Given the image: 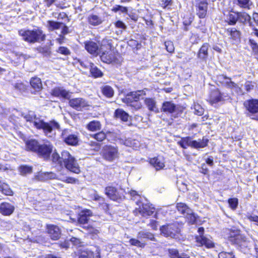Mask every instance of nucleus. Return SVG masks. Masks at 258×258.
I'll use <instances>...</instances> for the list:
<instances>
[{"instance_id":"obj_37","label":"nucleus","mask_w":258,"mask_h":258,"mask_svg":"<svg viewBox=\"0 0 258 258\" xmlns=\"http://www.w3.org/2000/svg\"><path fill=\"white\" fill-rule=\"evenodd\" d=\"M167 251L170 258H190L188 254L184 252L179 255L178 250L175 248H168Z\"/></svg>"},{"instance_id":"obj_51","label":"nucleus","mask_w":258,"mask_h":258,"mask_svg":"<svg viewBox=\"0 0 258 258\" xmlns=\"http://www.w3.org/2000/svg\"><path fill=\"white\" fill-rule=\"evenodd\" d=\"M124 144L128 147H131L133 149H137L140 146V143L138 141L135 139H132L131 138L126 139L124 141Z\"/></svg>"},{"instance_id":"obj_40","label":"nucleus","mask_w":258,"mask_h":258,"mask_svg":"<svg viewBox=\"0 0 258 258\" xmlns=\"http://www.w3.org/2000/svg\"><path fill=\"white\" fill-rule=\"evenodd\" d=\"M27 122H32L37 121L36 120L38 119L37 115L34 111L28 110L26 113H22L21 115Z\"/></svg>"},{"instance_id":"obj_53","label":"nucleus","mask_w":258,"mask_h":258,"mask_svg":"<svg viewBox=\"0 0 258 258\" xmlns=\"http://www.w3.org/2000/svg\"><path fill=\"white\" fill-rule=\"evenodd\" d=\"M82 228L86 230L89 234L92 235H97L99 231V230L96 229L95 227H93L91 225H88L87 226H82Z\"/></svg>"},{"instance_id":"obj_55","label":"nucleus","mask_w":258,"mask_h":258,"mask_svg":"<svg viewBox=\"0 0 258 258\" xmlns=\"http://www.w3.org/2000/svg\"><path fill=\"white\" fill-rule=\"evenodd\" d=\"M238 6L241 8L249 10L251 6L250 0H237Z\"/></svg>"},{"instance_id":"obj_48","label":"nucleus","mask_w":258,"mask_h":258,"mask_svg":"<svg viewBox=\"0 0 258 258\" xmlns=\"http://www.w3.org/2000/svg\"><path fill=\"white\" fill-rule=\"evenodd\" d=\"M176 208L178 212L185 215L190 210L189 208L184 203H177L176 205Z\"/></svg>"},{"instance_id":"obj_29","label":"nucleus","mask_w":258,"mask_h":258,"mask_svg":"<svg viewBox=\"0 0 258 258\" xmlns=\"http://www.w3.org/2000/svg\"><path fill=\"white\" fill-rule=\"evenodd\" d=\"M25 150L33 153H36L40 144L39 141L34 139L25 140Z\"/></svg>"},{"instance_id":"obj_8","label":"nucleus","mask_w":258,"mask_h":258,"mask_svg":"<svg viewBox=\"0 0 258 258\" xmlns=\"http://www.w3.org/2000/svg\"><path fill=\"white\" fill-rule=\"evenodd\" d=\"M34 126L37 130H42L45 135L51 133L53 130H60V125L54 120L45 122L43 119H38V121L34 122Z\"/></svg>"},{"instance_id":"obj_22","label":"nucleus","mask_w":258,"mask_h":258,"mask_svg":"<svg viewBox=\"0 0 258 258\" xmlns=\"http://www.w3.org/2000/svg\"><path fill=\"white\" fill-rule=\"evenodd\" d=\"M84 43L85 48L89 53L95 56L100 54L101 50L100 45L98 43L91 40H87L85 41Z\"/></svg>"},{"instance_id":"obj_15","label":"nucleus","mask_w":258,"mask_h":258,"mask_svg":"<svg viewBox=\"0 0 258 258\" xmlns=\"http://www.w3.org/2000/svg\"><path fill=\"white\" fill-rule=\"evenodd\" d=\"M52 150L53 146L50 144H40L36 154L44 160L47 161L50 157Z\"/></svg>"},{"instance_id":"obj_52","label":"nucleus","mask_w":258,"mask_h":258,"mask_svg":"<svg viewBox=\"0 0 258 258\" xmlns=\"http://www.w3.org/2000/svg\"><path fill=\"white\" fill-rule=\"evenodd\" d=\"M129 242L131 245L135 246L140 248H144L146 245V243L144 242H142L138 239L132 238L130 239Z\"/></svg>"},{"instance_id":"obj_12","label":"nucleus","mask_w":258,"mask_h":258,"mask_svg":"<svg viewBox=\"0 0 258 258\" xmlns=\"http://www.w3.org/2000/svg\"><path fill=\"white\" fill-rule=\"evenodd\" d=\"M217 81L220 84L230 89H234L236 91H240L241 88L238 84L232 81L230 77H227L225 74H220L217 77Z\"/></svg>"},{"instance_id":"obj_17","label":"nucleus","mask_w":258,"mask_h":258,"mask_svg":"<svg viewBox=\"0 0 258 258\" xmlns=\"http://www.w3.org/2000/svg\"><path fill=\"white\" fill-rule=\"evenodd\" d=\"M45 233L52 240H58L61 237V229L56 225L47 224L45 225Z\"/></svg>"},{"instance_id":"obj_39","label":"nucleus","mask_w":258,"mask_h":258,"mask_svg":"<svg viewBox=\"0 0 258 258\" xmlns=\"http://www.w3.org/2000/svg\"><path fill=\"white\" fill-rule=\"evenodd\" d=\"M89 71L91 76L94 78H101L103 76L101 70L92 62L90 63Z\"/></svg>"},{"instance_id":"obj_20","label":"nucleus","mask_w":258,"mask_h":258,"mask_svg":"<svg viewBox=\"0 0 258 258\" xmlns=\"http://www.w3.org/2000/svg\"><path fill=\"white\" fill-rule=\"evenodd\" d=\"M178 227L173 223H169L161 226L160 231L161 234L165 237H174L178 233Z\"/></svg>"},{"instance_id":"obj_50","label":"nucleus","mask_w":258,"mask_h":258,"mask_svg":"<svg viewBox=\"0 0 258 258\" xmlns=\"http://www.w3.org/2000/svg\"><path fill=\"white\" fill-rule=\"evenodd\" d=\"M90 137L98 142H101L106 138L107 135L104 132L102 131L96 134L90 135Z\"/></svg>"},{"instance_id":"obj_46","label":"nucleus","mask_w":258,"mask_h":258,"mask_svg":"<svg viewBox=\"0 0 258 258\" xmlns=\"http://www.w3.org/2000/svg\"><path fill=\"white\" fill-rule=\"evenodd\" d=\"M248 43L251 49V54L258 59V43L252 38L248 39Z\"/></svg>"},{"instance_id":"obj_54","label":"nucleus","mask_w":258,"mask_h":258,"mask_svg":"<svg viewBox=\"0 0 258 258\" xmlns=\"http://www.w3.org/2000/svg\"><path fill=\"white\" fill-rule=\"evenodd\" d=\"M186 218L188 221V223L190 225L195 224L197 221L198 216H197L194 213H187Z\"/></svg>"},{"instance_id":"obj_6","label":"nucleus","mask_w":258,"mask_h":258,"mask_svg":"<svg viewBox=\"0 0 258 258\" xmlns=\"http://www.w3.org/2000/svg\"><path fill=\"white\" fill-rule=\"evenodd\" d=\"M186 109V107L180 104H176L172 101H164L161 105V110L171 116V119L181 117Z\"/></svg>"},{"instance_id":"obj_60","label":"nucleus","mask_w":258,"mask_h":258,"mask_svg":"<svg viewBox=\"0 0 258 258\" xmlns=\"http://www.w3.org/2000/svg\"><path fill=\"white\" fill-rule=\"evenodd\" d=\"M56 52L65 56L70 55L71 53L70 49L66 46H59L56 50Z\"/></svg>"},{"instance_id":"obj_5","label":"nucleus","mask_w":258,"mask_h":258,"mask_svg":"<svg viewBox=\"0 0 258 258\" xmlns=\"http://www.w3.org/2000/svg\"><path fill=\"white\" fill-rule=\"evenodd\" d=\"M146 94L144 90L130 92L122 99V101L136 110H140L143 107L142 103L140 102L141 98Z\"/></svg>"},{"instance_id":"obj_64","label":"nucleus","mask_w":258,"mask_h":258,"mask_svg":"<svg viewBox=\"0 0 258 258\" xmlns=\"http://www.w3.org/2000/svg\"><path fill=\"white\" fill-rule=\"evenodd\" d=\"M165 48L166 50L172 53L174 51V45L172 41H167L164 43Z\"/></svg>"},{"instance_id":"obj_59","label":"nucleus","mask_w":258,"mask_h":258,"mask_svg":"<svg viewBox=\"0 0 258 258\" xmlns=\"http://www.w3.org/2000/svg\"><path fill=\"white\" fill-rule=\"evenodd\" d=\"M193 108L194 109V113L195 114L201 116L204 114V109L199 103H194Z\"/></svg>"},{"instance_id":"obj_41","label":"nucleus","mask_w":258,"mask_h":258,"mask_svg":"<svg viewBox=\"0 0 258 258\" xmlns=\"http://www.w3.org/2000/svg\"><path fill=\"white\" fill-rule=\"evenodd\" d=\"M192 142L193 140H191V137L187 136L181 138L177 144L181 148L185 149L188 147L192 148Z\"/></svg>"},{"instance_id":"obj_38","label":"nucleus","mask_w":258,"mask_h":258,"mask_svg":"<svg viewBox=\"0 0 258 258\" xmlns=\"http://www.w3.org/2000/svg\"><path fill=\"white\" fill-rule=\"evenodd\" d=\"M101 124L98 120H93L88 122L86 125L88 131L92 132L99 131L101 129Z\"/></svg>"},{"instance_id":"obj_28","label":"nucleus","mask_w":258,"mask_h":258,"mask_svg":"<svg viewBox=\"0 0 258 258\" xmlns=\"http://www.w3.org/2000/svg\"><path fill=\"white\" fill-rule=\"evenodd\" d=\"M14 205L7 202H3L0 203V213L4 216H10L15 211Z\"/></svg>"},{"instance_id":"obj_2","label":"nucleus","mask_w":258,"mask_h":258,"mask_svg":"<svg viewBox=\"0 0 258 258\" xmlns=\"http://www.w3.org/2000/svg\"><path fill=\"white\" fill-rule=\"evenodd\" d=\"M113 47L111 40L103 39L100 45V58L103 62L107 64L120 65L122 61L121 55Z\"/></svg>"},{"instance_id":"obj_58","label":"nucleus","mask_w":258,"mask_h":258,"mask_svg":"<svg viewBox=\"0 0 258 258\" xmlns=\"http://www.w3.org/2000/svg\"><path fill=\"white\" fill-rule=\"evenodd\" d=\"M218 258H236V256L233 251H222L218 253Z\"/></svg>"},{"instance_id":"obj_9","label":"nucleus","mask_w":258,"mask_h":258,"mask_svg":"<svg viewBox=\"0 0 258 258\" xmlns=\"http://www.w3.org/2000/svg\"><path fill=\"white\" fill-rule=\"evenodd\" d=\"M226 97L219 88L215 87L209 91L206 101L211 105H214L224 102L226 100Z\"/></svg>"},{"instance_id":"obj_32","label":"nucleus","mask_w":258,"mask_h":258,"mask_svg":"<svg viewBox=\"0 0 258 258\" xmlns=\"http://www.w3.org/2000/svg\"><path fill=\"white\" fill-rule=\"evenodd\" d=\"M129 114L122 108H117L113 113V117L116 119H119L122 122H127L128 120Z\"/></svg>"},{"instance_id":"obj_42","label":"nucleus","mask_w":258,"mask_h":258,"mask_svg":"<svg viewBox=\"0 0 258 258\" xmlns=\"http://www.w3.org/2000/svg\"><path fill=\"white\" fill-rule=\"evenodd\" d=\"M144 103L149 111L158 112V110L156 108V103L154 99L150 97L146 98L144 100Z\"/></svg>"},{"instance_id":"obj_36","label":"nucleus","mask_w":258,"mask_h":258,"mask_svg":"<svg viewBox=\"0 0 258 258\" xmlns=\"http://www.w3.org/2000/svg\"><path fill=\"white\" fill-rule=\"evenodd\" d=\"M100 91L102 95L106 98H111L114 95L113 88L108 85L102 86L100 87Z\"/></svg>"},{"instance_id":"obj_43","label":"nucleus","mask_w":258,"mask_h":258,"mask_svg":"<svg viewBox=\"0 0 258 258\" xmlns=\"http://www.w3.org/2000/svg\"><path fill=\"white\" fill-rule=\"evenodd\" d=\"M209 142V140L205 137H204L201 140L199 139L198 141L193 140L192 148L199 149L205 148L208 146Z\"/></svg>"},{"instance_id":"obj_21","label":"nucleus","mask_w":258,"mask_h":258,"mask_svg":"<svg viewBox=\"0 0 258 258\" xmlns=\"http://www.w3.org/2000/svg\"><path fill=\"white\" fill-rule=\"evenodd\" d=\"M225 32L233 44H238L240 42L242 32L240 30L235 27H229L225 29Z\"/></svg>"},{"instance_id":"obj_27","label":"nucleus","mask_w":258,"mask_h":258,"mask_svg":"<svg viewBox=\"0 0 258 258\" xmlns=\"http://www.w3.org/2000/svg\"><path fill=\"white\" fill-rule=\"evenodd\" d=\"M148 162L156 170H161L165 167L164 158L161 156L158 155L156 157L149 158H148Z\"/></svg>"},{"instance_id":"obj_23","label":"nucleus","mask_w":258,"mask_h":258,"mask_svg":"<svg viewBox=\"0 0 258 258\" xmlns=\"http://www.w3.org/2000/svg\"><path fill=\"white\" fill-rule=\"evenodd\" d=\"M140 201L137 202V205H139L138 211L142 217H148L153 215L155 208L150 203H142L140 205Z\"/></svg>"},{"instance_id":"obj_19","label":"nucleus","mask_w":258,"mask_h":258,"mask_svg":"<svg viewBox=\"0 0 258 258\" xmlns=\"http://www.w3.org/2000/svg\"><path fill=\"white\" fill-rule=\"evenodd\" d=\"M68 100L69 106L77 111H82L83 109L89 106L88 101L81 97L70 98Z\"/></svg>"},{"instance_id":"obj_13","label":"nucleus","mask_w":258,"mask_h":258,"mask_svg":"<svg viewBox=\"0 0 258 258\" xmlns=\"http://www.w3.org/2000/svg\"><path fill=\"white\" fill-rule=\"evenodd\" d=\"M195 8L196 15L200 19L207 17L208 10V0H196Z\"/></svg>"},{"instance_id":"obj_24","label":"nucleus","mask_w":258,"mask_h":258,"mask_svg":"<svg viewBox=\"0 0 258 258\" xmlns=\"http://www.w3.org/2000/svg\"><path fill=\"white\" fill-rule=\"evenodd\" d=\"M50 94L53 97L67 100L71 98L69 92L60 87H55L53 88L51 90Z\"/></svg>"},{"instance_id":"obj_35","label":"nucleus","mask_w":258,"mask_h":258,"mask_svg":"<svg viewBox=\"0 0 258 258\" xmlns=\"http://www.w3.org/2000/svg\"><path fill=\"white\" fill-rule=\"evenodd\" d=\"M0 192L7 196H13L14 195V192L10 186L1 179H0Z\"/></svg>"},{"instance_id":"obj_30","label":"nucleus","mask_w":258,"mask_h":258,"mask_svg":"<svg viewBox=\"0 0 258 258\" xmlns=\"http://www.w3.org/2000/svg\"><path fill=\"white\" fill-rule=\"evenodd\" d=\"M92 212L89 209H85L80 212L77 217V222L82 226L87 224L89 220V217L92 216Z\"/></svg>"},{"instance_id":"obj_63","label":"nucleus","mask_w":258,"mask_h":258,"mask_svg":"<svg viewBox=\"0 0 258 258\" xmlns=\"http://www.w3.org/2000/svg\"><path fill=\"white\" fill-rule=\"evenodd\" d=\"M246 219L250 222H254L258 226V216L247 213L246 216Z\"/></svg>"},{"instance_id":"obj_57","label":"nucleus","mask_w":258,"mask_h":258,"mask_svg":"<svg viewBox=\"0 0 258 258\" xmlns=\"http://www.w3.org/2000/svg\"><path fill=\"white\" fill-rule=\"evenodd\" d=\"M228 203L230 208L233 210H235L237 208L238 200L237 198H231L228 199Z\"/></svg>"},{"instance_id":"obj_4","label":"nucleus","mask_w":258,"mask_h":258,"mask_svg":"<svg viewBox=\"0 0 258 258\" xmlns=\"http://www.w3.org/2000/svg\"><path fill=\"white\" fill-rule=\"evenodd\" d=\"M18 34L24 41L29 44L43 42L46 38V35L40 27L32 29H21L18 31Z\"/></svg>"},{"instance_id":"obj_61","label":"nucleus","mask_w":258,"mask_h":258,"mask_svg":"<svg viewBox=\"0 0 258 258\" xmlns=\"http://www.w3.org/2000/svg\"><path fill=\"white\" fill-rule=\"evenodd\" d=\"M111 11L114 13H116L120 11L121 13L126 14L128 12V9L127 7L116 5L112 8Z\"/></svg>"},{"instance_id":"obj_16","label":"nucleus","mask_w":258,"mask_h":258,"mask_svg":"<svg viewBox=\"0 0 258 258\" xmlns=\"http://www.w3.org/2000/svg\"><path fill=\"white\" fill-rule=\"evenodd\" d=\"M61 137L64 143L69 146H77L79 145L78 136L74 134H70L68 129H64L61 134Z\"/></svg>"},{"instance_id":"obj_1","label":"nucleus","mask_w":258,"mask_h":258,"mask_svg":"<svg viewBox=\"0 0 258 258\" xmlns=\"http://www.w3.org/2000/svg\"><path fill=\"white\" fill-rule=\"evenodd\" d=\"M51 160L53 163L60 166H63L69 171L80 174L81 172L80 167L75 158L67 150H63L60 155L56 152L52 154Z\"/></svg>"},{"instance_id":"obj_14","label":"nucleus","mask_w":258,"mask_h":258,"mask_svg":"<svg viewBox=\"0 0 258 258\" xmlns=\"http://www.w3.org/2000/svg\"><path fill=\"white\" fill-rule=\"evenodd\" d=\"M243 107L248 116L258 113V99L250 98L244 101Z\"/></svg>"},{"instance_id":"obj_47","label":"nucleus","mask_w":258,"mask_h":258,"mask_svg":"<svg viewBox=\"0 0 258 258\" xmlns=\"http://www.w3.org/2000/svg\"><path fill=\"white\" fill-rule=\"evenodd\" d=\"M137 237L140 239H146L151 241H155L154 235L150 232L140 231L137 234Z\"/></svg>"},{"instance_id":"obj_7","label":"nucleus","mask_w":258,"mask_h":258,"mask_svg":"<svg viewBox=\"0 0 258 258\" xmlns=\"http://www.w3.org/2000/svg\"><path fill=\"white\" fill-rule=\"evenodd\" d=\"M225 22L231 26L235 25L237 22L245 25L252 23L250 16L245 12H236L233 10L230 11L226 16Z\"/></svg>"},{"instance_id":"obj_10","label":"nucleus","mask_w":258,"mask_h":258,"mask_svg":"<svg viewBox=\"0 0 258 258\" xmlns=\"http://www.w3.org/2000/svg\"><path fill=\"white\" fill-rule=\"evenodd\" d=\"M101 155L106 161H113L118 157V148L110 145H105L102 148Z\"/></svg>"},{"instance_id":"obj_3","label":"nucleus","mask_w":258,"mask_h":258,"mask_svg":"<svg viewBox=\"0 0 258 258\" xmlns=\"http://www.w3.org/2000/svg\"><path fill=\"white\" fill-rule=\"evenodd\" d=\"M224 235L225 238L238 249H244L248 246L249 238L241 233L240 229L238 228L233 226L226 229Z\"/></svg>"},{"instance_id":"obj_34","label":"nucleus","mask_w":258,"mask_h":258,"mask_svg":"<svg viewBox=\"0 0 258 258\" xmlns=\"http://www.w3.org/2000/svg\"><path fill=\"white\" fill-rule=\"evenodd\" d=\"M87 22L89 25L95 27L101 25L103 22V20L98 15L91 14L88 16Z\"/></svg>"},{"instance_id":"obj_62","label":"nucleus","mask_w":258,"mask_h":258,"mask_svg":"<svg viewBox=\"0 0 258 258\" xmlns=\"http://www.w3.org/2000/svg\"><path fill=\"white\" fill-rule=\"evenodd\" d=\"M38 50L40 53L45 55H49L51 52L50 48L46 46L39 47Z\"/></svg>"},{"instance_id":"obj_33","label":"nucleus","mask_w":258,"mask_h":258,"mask_svg":"<svg viewBox=\"0 0 258 258\" xmlns=\"http://www.w3.org/2000/svg\"><path fill=\"white\" fill-rule=\"evenodd\" d=\"M30 84L31 87L34 90V93L35 94L41 91L43 88L41 80L36 76L31 78Z\"/></svg>"},{"instance_id":"obj_31","label":"nucleus","mask_w":258,"mask_h":258,"mask_svg":"<svg viewBox=\"0 0 258 258\" xmlns=\"http://www.w3.org/2000/svg\"><path fill=\"white\" fill-rule=\"evenodd\" d=\"M210 45L208 43H204L199 48L198 53V58L202 61L206 62L208 57V50Z\"/></svg>"},{"instance_id":"obj_25","label":"nucleus","mask_w":258,"mask_h":258,"mask_svg":"<svg viewBox=\"0 0 258 258\" xmlns=\"http://www.w3.org/2000/svg\"><path fill=\"white\" fill-rule=\"evenodd\" d=\"M105 194L110 200L117 201L122 199L117 188L112 185H108L105 188Z\"/></svg>"},{"instance_id":"obj_56","label":"nucleus","mask_w":258,"mask_h":258,"mask_svg":"<svg viewBox=\"0 0 258 258\" xmlns=\"http://www.w3.org/2000/svg\"><path fill=\"white\" fill-rule=\"evenodd\" d=\"M57 179L61 180L62 182H65L66 183L75 184L78 183L79 182L78 179L71 176L63 178H58Z\"/></svg>"},{"instance_id":"obj_49","label":"nucleus","mask_w":258,"mask_h":258,"mask_svg":"<svg viewBox=\"0 0 258 258\" xmlns=\"http://www.w3.org/2000/svg\"><path fill=\"white\" fill-rule=\"evenodd\" d=\"M194 18L190 14L184 15L183 17V24L184 26V30H188L187 27L190 25L193 21Z\"/></svg>"},{"instance_id":"obj_18","label":"nucleus","mask_w":258,"mask_h":258,"mask_svg":"<svg viewBox=\"0 0 258 258\" xmlns=\"http://www.w3.org/2000/svg\"><path fill=\"white\" fill-rule=\"evenodd\" d=\"M195 242L197 246L205 247L207 249H211L215 247V243L211 236L209 237L205 235H196L195 236Z\"/></svg>"},{"instance_id":"obj_11","label":"nucleus","mask_w":258,"mask_h":258,"mask_svg":"<svg viewBox=\"0 0 258 258\" xmlns=\"http://www.w3.org/2000/svg\"><path fill=\"white\" fill-rule=\"evenodd\" d=\"M72 256L73 258H101L100 252L95 253L86 247L77 248L72 253Z\"/></svg>"},{"instance_id":"obj_45","label":"nucleus","mask_w":258,"mask_h":258,"mask_svg":"<svg viewBox=\"0 0 258 258\" xmlns=\"http://www.w3.org/2000/svg\"><path fill=\"white\" fill-rule=\"evenodd\" d=\"M63 23L53 20H48L47 21V28L49 31H53L59 29Z\"/></svg>"},{"instance_id":"obj_44","label":"nucleus","mask_w":258,"mask_h":258,"mask_svg":"<svg viewBox=\"0 0 258 258\" xmlns=\"http://www.w3.org/2000/svg\"><path fill=\"white\" fill-rule=\"evenodd\" d=\"M19 174L22 176H25L27 174H31L33 172V167L31 165H21L18 168Z\"/></svg>"},{"instance_id":"obj_26","label":"nucleus","mask_w":258,"mask_h":258,"mask_svg":"<svg viewBox=\"0 0 258 258\" xmlns=\"http://www.w3.org/2000/svg\"><path fill=\"white\" fill-rule=\"evenodd\" d=\"M37 181H45L48 180L58 179L57 175L53 172H38L34 176Z\"/></svg>"}]
</instances>
